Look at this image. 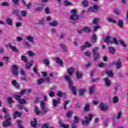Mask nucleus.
<instances>
[{
    "mask_svg": "<svg viewBox=\"0 0 128 128\" xmlns=\"http://www.w3.org/2000/svg\"><path fill=\"white\" fill-rule=\"evenodd\" d=\"M92 118H94V115L90 113L87 116H85V120H82V124L83 126H88L90 122L92 120Z\"/></svg>",
    "mask_w": 128,
    "mask_h": 128,
    "instance_id": "7ed1b4c3",
    "label": "nucleus"
},
{
    "mask_svg": "<svg viewBox=\"0 0 128 128\" xmlns=\"http://www.w3.org/2000/svg\"><path fill=\"white\" fill-rule=\"evenodd\" d=\"M18 66L17 65H13L12 66V73L14 76H18Z\"/></svg>",
    "mask_w": 128,
    "mask_h": 128,
    "instance_id": "423d86ee",
    "label": "nucleus"
},
{
    "mask_svg": "<svg viewBox=\"0 0 128 128\" xmlns=\"http://www.w3.org/2000/svg\"><path fill=\"white\" fill-rule=\"evenodd\" d=\"M45 12L46 14H48L50 12V10L48 8H46L45 9Z\"/></svg>",
    "mask_w": 128,
    "mask_h": 128,
    "instance_id": "69168bd1",
    "label": "nucleus"
},
{
    "mask_svg": "<svg viewBox=\"0 0 128 128\" xmlns=\"http://www.w3.org/2000/svg\"><path fill=\"white\" fill-rule=\"evenodd\" d=\"M24 45L26 48H30V43L28 42H24Z\"/></svg>",
    "mask_w": 128,
    "mask_h": 128,
    "instance_id": "a18cd8bd",
    "label": "nucleus"
},
{
    "mask_svg": "<svg viewBox=\"0 0 128 128\" xmlns=\"http://www.w3.org/2000/svg\"><path fill=\"white\" fill-rule=\"evenodd\" d=\"M55 60L56 62H57V64H58L60 66H62V59L59 57L56 58Z\"/></svg>",
    "mask_w": 128,
    "mask_h": 128,
    "instance_id": "4be33fe9",
    "label": "nucleus"
},
{
    "mask_svg": "<svg viewBox=\"0 0 128 128\" xmlns=\"http://www.w3.org/2000/svg\"><path fill=\"white\" fill-rule=\"evenodd\" d=\"M86 91V90L84 88H82L79 90V96H82L84 94V92Z\"/></svg>",
    "mask_w": 128,
    "mask_h": 128,
    "instance_id": "c85d7f7f",
    "label": "nucleus"
},
{
    "mask_svg": "<svg viewBox=\"0 0 128 128\" xmlns=\"http://www.w3.org/2000/svg\"><path fill=\"white\" fill-rule=\"evenodd\" d=\"M50 30L52 34H56L57 30H56V29L55 28H52Z\"/></svg>",
    "mask_w": 128,
    "mask_h": 128,
    "instance_id": "e2e57ef3",
    "label": "nucleus"
},
{
    "mask_svg": "<svg viewBox=\"0 0 128 128\" xmlns=\"http://www.w3.org/2000/svg\"><path fill=\"white\" fill-rule=\"evenodd\" d=\"M60 128H68V124H62Z\"/></svg>",
    "mask_w": 128,
    "mask_h": 128,
    "instance_id": "338daca9",
    "label": "nucleus"
},
{
    "mask_svg": "<svg viewBox=\"0 0 128 128\" xmlns=\"http://www.w3.org/2000/svg\"><path fill=\"white\" fill-rule=\"evenodd\" d=\"M22 60L24 62H28V60L26 58V57L25 56H22Z\"/></svg>",
    "mask_w": 128,
    "mask_h": 128,
    "instance_id": "79ce46f5",
    "label": "nucleus"
},
{
    "mask_svg": "<svg viewBox=\"0 0 128 128\" xmlns=\"http://www.w3.org/2000/svg\"><path fill=\"white\" fill-rule=\"evenodd\" d=\"M112 41L110 42V44H114L116 46L118 44V40H116V38L115 37H114L112 38Z\"/></svg>",
    "mask_w": 128,
    "mask_h": 128,
    "instance_id": "5701e85b",
    "label": "nucleus"
},
{
    "mask_svg": "<svg viewBox=\"0 0 128 128\" xmlns=\"http://www.w3.org/2000/svg\"><path fill=\"white\" fill-rule=\"evenodd\" d=\"M84 44L86 48H90V46H92V44L88 43V42H86Z\"/></svg>",
    "mask_w": 128,
    "mask_h": 128,
    "instance_id": "0e129e2a",
    "label": "nucleus"
},
{
    "mask_svg": "<svg viewBox=\"0 0 128 128\" xmlns=\"http://www.w3.org/2000/svg\"><path fill=\"white\" fill-rule=\"evenodd\" d=\"M13 97L14 98H15V100H18V102H19L20 100V96L18 95H14Z\"/></svg>",
    "mask_w": 128,
    "mask_h": 128,
    "instance_id": "49530a36",
    "label": "nucleus"
},
{
    "mask_svg": "<svg viewBox=\"0 0 128 128\" xmlns=\"http://www.w3.org/2000/svg\"><path fill=\"white\" fill-rule=\"evenodd\" d=\"M22 16H26V10L21 11Z\"/></svg>",
    "mask_w": 128,
    "mask_h": 128,
    "instance_id": "4d7b16f0",
    "label": "nucleus"
},
{
    "mask_svg": "<svg viewBox=\"0 0 128 128\" xmlns=\"http://www.w3.org/2000/svg\"><path fill=\"white\" fill-rule=\"evenodd\" d=\"M98 50L100 48L98 47H96L93 49L92 50V54L94 56V62H96V60H100V54H98Z\"/></svg>",
    "mask_w": 128,
    "mask_h": 128,
    "instance_id": "20e7f679",
    "label": "nucleus"
},
{
    "mask_svg": "<svg viewBox=\"0 0 128 128\" xmlns=\"http://www.w3.org/2000/svg\"><path fill=\"white\" fill-rule=\"evenodd\" d=\"M108 20L110 22H112V24H116V20L112 19V18H108Z\"/></svg>",
    "mask_w": 128,
    "mask_h": 128,
    "instance_id": "c03bdc74",
    "label": "nucleus"
},
{
    "mask_svg": "<svg viewBox=\"0 0 128 128\" xmlns=\"http://www.w3.org/2000/svg\"><path fill=\"white\" fill-rule=\"evenodd\" d=\"M22 116V113L18 112V111H16L14 114V118H16V117L20 118Z\"/></svg>",
    "mask_w": 128,
    "mask_h": 128,
    "instance_id": "6ab92c4d",
    "label": "nucleus"
},
{
    "mask_svg": "<svg viewBox=\"0 0 128 128\" xmlns=\"http://www.w3.org/2000/svg\"><path fill=\"white\" fill-rule=\"evenodd\" d=\"M12 84L18 90L20 88V83L16 82V80H13L12 82Z\"/></svg>",
    "mask_w": 128,
    "mask_h": 128,
    "instance_id": "ddd939ff",
    "label": "nucleus"
},
{
    "mask_svg": "<svg viewBox=\"0 0 128 128\" xmlns=\"http://www.w3.org/2000/svg\"><path fill=\"white\" fill-rule=\"evenodd\" d=\"M74 68L71 67L68 70V72L69 76H72V74H74Z\"/></svg>",
    "mask_w": 128,
    "mask_h": 128,
    "instance_id": "f3484780",
    "label": "nucleus"
},
{
    "mask_svg": "<svg viewBox=\"0 0 128 128\" xmlns=\"http://www.w3.org/2000/svg\"><path fill=\"white\" fill-rule=\"evenodd\" d=\"M60 98H57V100L54 99L52 100V105L54 108H56V106H58V105L60 104Z\"/></svg>",
    "mask_w": 128,
    "mask_h": 128,
    "instance_id": "0eeeda50",
    "label": "nucleus"
},
{
    "mask_svg": "<svg viewBox=\"0 0 128 128\" xmlns=\"http://www.w3.org/2000/svg\"><path fill=\"white\" fill-rule=\"evenodd\" d=\"M118 26H120V28H124V22L122 20H119L118 22Z\"/></svg>",
    "mask_w": 128,
    "mask_h": 128,
    "instance_id": "f704fd0d",
    "label": "nucleus"
},
{
    "mask_svg": "<svg viewBox=\"0 0 128 128\" xmlns=\"http://www.w3.org/2000/svg\"><path fill=\"white\" fill-rule=\"evenodd\" d=\"M44 80V82H50V77H48L46 78H43Z\"/></svg>",
    "mask_w": 128,
    "mask_h": 128,
    "instance_id": "8fccbe9b",
    "label": "nucleus"
},
{
    "mask_svg": "<svg viewBox=\"0 0 128 128\" xmlns=\"http://www.w3.org/2000/svg\"><path fill=\"white\" fill-rule=\"evenodd\" d=\"M109 50V52L111 54H114V52H116V49L112 47H110L108 48Z\"/></svg>",
    "mask_w": 128,
    "mask_h": 128,
    "instance_id": "2f4dec72",
    "label": "nucleus"
},
{
    "mask_svg": "<svg viewBox=\"0 0 128 128\" xmlns=\"http://www.w3.org/2000/svg\"><path fill=\"white\" fill-rule=\"evenodd\" d=\"M4 122H2V126H12V116L8 112L4 114Z\"/></svg>",
    "mask_w": 128,
    "mask_h": 128,
    "instance_id": "f03ea898",
    "label": "nucleus"
},
{
    "mask_svg": "<svg viewBox=\"0 0 128 128\" xmlns=\"http://www.w3.org/2000/svg\"><path fill=\"white\" fill-rule=\"evenodd\" d=\"M32 64H34L33 61H30L29 62L25 64V68L26 70H30V68L32 66Z\"/></svg>",
    "mask_w": 128,
    "mask_h": 128,
    "instance_id": "4468645a",
    "label": "nucleus"
},
{
    "mask_svg": "<svg viewBox=\"0 0 128 128\" xmlns=\"http://www.w3.org/2000/svg\"><path fill=\"white\" fill-rule=\"evenodd\" d=\"M82 6L84 8L88 6V0H84V1L82 2Z\"/></svg>",
    "mask_w": 128,
    "mask_h": 128,
    "instance_id": "72a5a7b5",
    "label": "nucleus"
},
{
    "mask_svg": "<svg viewBox=\"0 0 128 128\" xmlns=\"http://www.w3.org/2000/svg\"><path fill=\"white\" fill-rule=\"evenodd\" d=\"M120 42V45L123 46V48H126V42H124V40H119Z\"/></svg>",
    "mask_w": 128,
    "mask_h": 128,
    "instance_id": "e433bc0d",
    "label": "nucleus"
},
{
    "mask_svg": "<svg viewBox=\"0 0 128 128\" xmlns=\"http://www.w3.org/2000/svg\"><path fill=\"white\" fill-rule=\"evenodd\" d=\"M44 10V7L38 6L34 8V10L36 12H42Z\"/></svg>",
    "mask_w": 128,
    "mask_h": 128,
    "instance_id": "37998d69",
    "label": "nucleus"
},
{
    "mask_svg": "<svg viewBox=\"0 0 128 128\" xmlns=\"http://www.w3.org/2000/svg\"><path fill=\"white\" fill-rule=\"evenodd\" d=\"M28 54L30 56H36V54L34 53L32 51H28Z\"/></svg>",
    "mask_w": 128,
    "mask_h": 128,
    "instance_id": "6e6d98bb",
    "label": "nucleus"
},
{
    "mask_svg": "<svg viewBox=\"0 0 128 128\" xmlns=\"http://www.w3.org/2000/svg\"><path fill=\"white\" fill-rule=\"evenodd\" d=\"M106 74L110 78H113L114 77V73L112 72V70H106Z\"/></svg>",
    "mask_w": 128,
    "mask_h": 128,
    "instance_id": "bb28decb",
    "label": "nucleus"
},
{
    "mask_svg": "<svg viewBox=\"0 0 128 128\" xmlns=\"http://www.w3.org/2000/svg\"><path fill=\"white\" fill-rule=\"evenodd\" d=\"M96 40H98V36H96V35L94 34L91 38V42L92 44H96Z\"/></svg>",
    "mask_w": 128,
    "mask_h": 128,
    "instance_id": "a211bd4d",
    "label": "nucleus"
},
{
    "mask_svg": "<svg viewBox=\"0 0 128 128\" xmlns=\"http://www.w3.org/2000/svg\"><path fill=\"white\" fill-rule=\"evenodd\" d=\"M26 40H27L30 42H32V43L34 42V36H26Z\"/></svg>",
    "mask_w": 128,
    "mask_h": 128,
    "instance_id": "aec40b11",
    "label": "nucleus"
},
{
    "mask_svg": "<svg viewBox=\"0 0 128 128\" xmlns=\"http://www.w3.org/2000/svg\"><path fill=\"white\" fill-rule=\"evenodd\" d=\"M94 88H95L94 86H92L90 87L89 89V92L90 94H94Z\"/></svg>",
    "mask_w": 128,
    "mask_h": 128,
    "instance_id": "7c9ffc66",
    "label": "nucleus"
},
{
    "mask_svg": "<svg viewBox=\"0 0 128 128\" xmlns=\"http://www.w3.org/2000/svg\"><path fill=\"white\" fill-rule=\"evenodd\" d=\"M58 24V21L56 20H54L53 22L49 23V26H57Z\"/></svg>",
    "mask_w": 128,
    "mask_h": 128,
    "instance_id": "b1692460",
    "label": "nucleus"
},
{
    "mask_svg": "<svg viewBox=\"0 0 128 128\" xmlns=\"http://www.w3.org/2000/svg\"><path fill=\"white\" fill-rule=\"evenodd\" d=\"M90 54H92V52L90 51H87L86 52H84V55L86 56H88V57H90Z\"/></svg>",
    "mask_w": 128,
    "mask_h": 128,
    "instance_id": "13d9d810",
    "label": "nucleus"
},
{
    "mask_svg": "<svg viewBox=\"0 0 128 128\" xmlns=\"http://www.w3.org/2000/svg\"><path fill=\"white\" fill-rule=\"evenodd\" d=\"M60 48H62V50H64V52H68V48L66 45L62 44L60 45Z\"/></svg>",
    "mask_w": 128,
    "mask_h": 128,
    "instance_id": "393cba45",
    "label": "nucleus"
},
{
    "mask_svg": "<svg viewBox=\"0 0 128 128\" xmlns=\"http://www.w3.org/2000/svg\"><path fill=\"white\" fill-rule=\"evenodd\" d=\"M114 104H116L118 102V98L116 96L114 97L112 100Z\"/></svg>",
    "mask_w": 128,
    "mask_h": 128,
    "instance_id": "603ef678",
    "label": "nucleus"
},
{
    "mask_svg": "<svg viewBox=\"0 0 128 128\" xmlns=\"http://www.w3.org/2000/svg\"><path fill=\"white\" fill-rule=\"evenodd\" d=\"M64 80L68 82V88L70 90H71L72 92L74 94V96L76 95V86H74V82L72 80V78H70L68 75H66L64 76Z\"/></svg>",
    "mask_w": 128,
    "mask_h": 128,
    "instance_id": "f257e3e1",
    "label": "nucleus"
},
{
    "mask_svg": "<svg viewBox=\"0 0 128 128\" xmlns=\"http://www.w3.org/2000/svg\"><path fill=\"white\" fill-rule=\"evenodd\" d=\"M82 30H83V32H88V34L90 32L91 29L89 27L86 26L83 28H82Z\"/></svg>",
    "mask_w": 128,
    "mask_h": 128,
    "instance_id": "412c9836",
    "label": "nucleus"
},
{
    "mask_svg": "<svg viewBox=\"0 0 128 128\" xmlns=\"http://www.w3.org/2000/svg\"><path fill=\"white\" fill-rule=\"evenodd\" d=\"M31 126L33 128L36 126V118H34L33 122H31Z\"/></svg>",
    "mask_w": 128,
    "mask_h": 128,
    "instance_id": "473e14b6",
    "label": "nucleus"
},
{
    "mask_svg": "<svg viewBox=\"0 0 128 128\" xmlns=\"http://www.w3.org/2000/svg\"><path fill=\"white\" fill-rule=\"evenodd\" d=\"M34 110V112H36L37 116H38V114H40V109H38V106H35Z\"/></svg>",
    "mask_w": 128,
    "mask_h": 128,
    "instance_id": "c9c22d12",
    "label": "nucleus"
},
{
    "mask_svg": "<svg viewBox=\"0 0 128 128\" xmlns=\"http://www.w3.org/2000/svg\"><path fill=\"white\" fill-rule=\"evenodd\" d=\"M82 72H80L79 71H77L76 72V78L77 80H80V78H82Z\"/></svg>",
    "mask_w": 128,
    "mask_h": 128,
    "instance_id": "dca6fc26",
    "label": "nucleus"
},
{
    "mask_svg": "<svg viewBox=\"0 0 128 128\" xmlns=\"http://www.w3.org/2000/svg\"><path fill=\"white\" fill-rule=\"evenodd\" d=\"M110 38H112V37L110 36H106L105 39L104 40V42H108V44H110Z\"/></svg>",
    "mask_w": 128,
    "mask_h": 128,
    "instance_id": "cd10ccee",
    "label": "nucleus"
},
{
    "mask_svg": "<svg viewBox=\"0 0 128 128\" xmlns=\"http://www.w3.org/2000/svg\"><path fill=\"white\" fill-rule=\"evenodd\" d=\"M80 18V16L78 14H73L70 17V20H74V22L78 20Z\"/></svg>",
    "mask_w": 128,
    "mask_h": 128,
    "instance_id": "9b49d317",
    "label": "nucleus"
},
{
    "mask_svg": "<svg viewBox=\"0 0 128 128\" xmlns=\"http://www.w3.org/2000/svg\"><path fill=\"white\" fill-rule=\"evenodd\" d=\"M6 22L8 26H12V20L10 18H8L6 20Z\"/></svg>",
    "mask_w": 128,
    "mask_h": 128,
    "instance_id": "c756f323",
    "label": "nucleus"
},
{
    "mask_svg": "<svg viewBox=\"0 0 128 128\" xmlns=\"http://www.w3.org/2000/svg\"><path fill=\"white\" fill-rule=\"evenodd\" d=\"M56 94L58 96H59L60 98H62V96H64V94L60 91H58Z\"/></svg>",
    "mask_w": 128,
    "mask_h": 128,
    "instance_id": "052dcab7",
    "label": "nucleus"
},
{
    "mask_svg": "<svg viewBox=\"0 0 128 128\" xmlns=\"http://www.w3.org/2000/svg\"><path fill=\"white\" fill-rule=\"evenodd\" d=\"M16 122L18 124V128H24V126H22V120H17Z\"/></svg>",
    "mask_w": 128,
    "mask_h": 128,
    "instance_id": "4c0bfd02",
    "label": "nucleus"
},
{
    "mask_svg": "<svg viewBox=\"0 0 128 128\" xmlns=\"http://www.w3.org/2000/svg\"><path fill=\"white\" fill-rule=\"evenodd\" d=\"M100 109L102 112H106L108 110V106L104 104V103H101L100 104Z\"/></svg>",
    "mask_w": 128,
    "mask_h": 128,
    "instance_id": "1a4fd4ad",
    "label": "nucleus"
},
{
    "mask_svg": "<svg viewBox=\"0 0 128 128\" xmlns=\"http://www.w3.org/2000/svg\"><path fill=\"white\" fill-rule=\"evenodd\" d=\"M18 102L20 104H26V100L24 99L20 100Z\"/></svg>",
    "mask_w": 128,
    "mask_h": 128,
    "instance_id": "864d4df0",
    "label": "nucleus"
},
{
    "mask_svg": "<svg viewBox=\"0 0 128 128\" xmlns=\"http://www.w3.org/2000/svg\"><path fill=\"white\" fill-rule=\"evenodd\" d=\"M104 82H105V86H106L107 88H110V84H111V82H110V78L107 77L104 79Z\"/></svg>",
    "mask_w": 128,
    "mask_h": 128,
    "instance_id": "9d476101",
    "label": "nucleus"
},
{
    "mask_svg": "<svg viewBox=\"0 0 128 128\" xmlns=\"http://www.w3.org/2000/svg\"><path fill=\"white\" fill-rule=\"evenodd\" d=\"M55 94L52 91H50L48 93V96H50V98H54V96Z\"/></svg>",
    "mask_w": 128,
    "mask_h": 128,
    "instance_id": "de8ad7c7",
    "label": "nucleus"
},
{
    "mask_svg": "<svg viewBox=\"0 0 128 128\" xmlns=\"http://www.w3.org/2000/svg\"><path fill=\"white\" fill-rule=\"evenodd\" d=\"M68 104H70V100L66 101L64 102V110H66V105Z\"/></svg>",
    "mask_w": 128,
    "mask_h": 128,
    "instance_id": "3c124183",
    "label": "nucleus"
},
{
    "mask_svg": "<svg viewBox=\"0 0 128 128\" xmlns=\"http://www.w3.org/2000/svg\"><path fill=\"white\" fill-rule=\"evenodd\" d=\"M18 108H20V110H26V107L24 106H22L20 104H18Z\"/></svg>",
    "mask_w": 128,
    "mask_h": 128,
    "instance_id": "680f3d73",
    "label": "nucleus"
},
{
    "mask_svg": "<svg viewBox=\"0 0 128 128\" xmlns=\"http://www.w3.org/2000/svg\"><path fill=\"white\" fill-rule=\"evenodd\" d=\"M7 102H8V104L14 103V100H12V97H8L7 98Z\"/></svg>",
    "mask_w": 128,
    "mask_h": 128,
    "instance_id": "58836bf2",
    "label": "nucleus"
},
{
    "mask_svg": "<svg viewBox=\"0 0 128 128\" xmlns=\"http://www.w3.org/2000/svg\"><path fill=\"white\" fill-rule=\"evenodd\" d=\"M42 62H44V64H45L46 66H50V60L48 59V58H43Z\"/></svg>",
    "mask_w": 128,
    "mask_h": 128,
    "instance_id": "a878e982",
    "label": "nucleus"
},
{
    "mask_svg": "<svg viewBox=\"0 0 128 128\" xmlns=\"http://www.w3.org/2000/svg\"><path fill=\"white\" fill-rule=\"evenodd\" d=\"M12 12H13V14H14L15 16H18L20 14V10L18 9L14 10Z\"/></svg>",
    "mask_w": 128,
    "mask_h": 128,
    "instance_id": "a19ab883",
    "label": "nucleus"
},
{
    "mask_svg": "<svg viewBox=\"0 0 128 128\" xmlns=\"http://www.w3.org/2000/svg\"><path fill=\"white\" fill-rule=\"evenodd\" d=\"M100 20V19L98 18H94V20H93V24H98V22Z\"/></svg>",
    "mask_w": 128,
    "mask_h": 128,
    "instance_id": "ea45409f",
    "label": "nucleus"
},
{
    "mask_svg": "<svg viewBox=\"0 0 128 128\" xmlns=\"http://www.w3.org/2000/svg\"><path fill=\"white\" fill-rule=\"evenodd\" d=\"M42 82H44V78H40L38 81V84H42Z\"/></svg>",
    "mask_w": 128,
    "mask_h": 128,
    "instance_id": "09e8293b",
    "label": "nucleus"
},
{
    "mask_svg": "<svg viewBox=\"0 0 128 128\" xmlns=\"http://www.w3.org/2000/svg\"><path fill=\"white\" fill-rule=\"evenodd\" d=\"M40 108L42 112H40L42 114H46V112H48V108H46V103L44 102V101H41Z\"/></svg>",
    "mask_w": 128,
    "mask_h": 128,
    "instance_id": "39448f33",
    "label": "nucleus"
},
{
    "mask_svg": "<svg viewBox=\"0 0 128 128\" xmlns=\"http://www.w3.org/2000/svg\"><path fill=\"white\" fill-rule=\"evenodd\" d=\"M2 6H10V4L8 2H3L2 4Z\"/></svg>",
    "mask_w": 128,
    "mask_h": 128,
    "instance_id": "5fc2aeb1",
    "label": "nucleus"
},
{
    "mask_svg": "<svg viewBox=\"0 0 128 128\" xmlns=\"http://www.w3.org/2000/svg\"><path fill=\"white\" fill-rule=\"evenodd\" d=\"M90 104H86L84 106V110L86 112H90Z\"/></svg>",
    "mask_w": 128,
    "mask_h": 128,
    "instance_id": "f8f14e48",
    "label": "nucleus"
},
{
    "mask_svg": "<svg viewBox=\"0 0 128 128\" xmlns=\"http://www.w3.org/2000/svg\"><path fill=\"white\" fill-rule=\"evenodd\" d=\"M42 128H54L48 126V125L47 124H45L43 125Z\"/></svg>",
    "mask_w": 128,
    "mask_h": 128,
    "instance_id": "774afa93",
    "label": "nucleus"
},
{
    "mask_svg": "<svg viewBox=\"0 0 128 128\" xmlns=\"http://www.w3.org/2000/svg\"><path fill=\"white\" fill-rule=\"evenodd\" d=\"M116 64V66L117 70H120L122 68V62L120 60L116 62H112V66H114Z\"/></svg>",
    "mask_w": 128,
    "mask_h": 128,
    "instance_id": "6e6552de",
    "label": "nucleus"
},
{
    "mask_svg": "<svg viewBox=\"0 0 128 128\" xmlns=\"http://www.w3.org/2000/svg\"><path fill=\"white\" fill-rule=\"evenodd\" d=\"M33 72H34V74H38V68H36V67H34Z\"/></svg>",
    "mask_w": 128,
    "mask_h": 128,
    "instance_id": "bf43d9fd",
    "label": "nucleus"
},
{
    "mask_svg": "<svg viewBox=\"0 0 128 128\" xmlns=\"http://www.w3.org/2000/svg\"><path fill=\"white\" fill-rule=\"evenodd\" d=\"M8 46H9V48H11L12 50V52H18V48H16V46H12V44H9L8 45Z\"/></svg>",
    "mask_w": 128,
    "mask_h": 128,
    "instance_id": "2eb2a0df",
    "label": "nucleus"
}]
</instances>
